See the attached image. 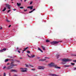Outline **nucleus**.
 Instances as JSON below:
<instances>
[{
    "instance_id": "f3484780",
    "label": "nucleus",
    "mask_w": 76,
    "mask_h": 76,
    "mask_svg": "<svg viewBox=\"0 0 76 76\" xmlns=\"http://www.w3.org/2000/svg\"><path fill=\"white\" fill-rule=\"evenodd\" d=\"M34 10H35V9H33V10L29 12V13H32V12H33L34 11Z\"/></svg>"
},
{
    "instance_id": "79ce46f5",
    "label": "nucleus",
    "mask_w": 76,
    "mask_h": 76,
    "mask_svg": "<svg viewBox=\"0 0 76 76\" xmlns=\"http://www.w3.org/2000/svg\"><path fill=\"white\" fill-rule=\"evenodd\" d=\"M62 63L63 64H65L66 63Z\"/></svg>"
},
{
    "instance_id": "c756f323",
    "label": "nucleus",
    "mask_w": 76,
    "mask_h": 76,
    "mask_svg": "<svg viewBox=\"0 0 76 76\" xmlns=\"http://www.w3.org/2000/svg\"><path fill=\"white\" fill-rule=\"evenodd\" d=\"M29 66H30L31 67H34V66H32L31 65H29Z\"/></svg>"
},
{
    "instance_id": "c03bdc74",
    "label": "nucleus",
    "mask_w": 76,
    "mask_h": 76,
    "mask_svg": "<svg viewBox=\"0 0 76 76\" xmlns=\"http://www.w3.org/2000/svg\"><path fill=\"white\" fill-rule=\"evenodd\" d=\"M11 26V25H10L9 26V28H10V27Z\"/></svg>"
},
{
    "instance_id": "5701e85b",
    "label": "nucleus",
    "mask_w": 76,
    "mask_h": 76,
    "mask_svg": "<svg viewBox=\"0 0 76 76\" xmlns=\"http://www.w3.org/2000/svg\"><path fill=\"white\" fill-rule=\"evenodd\" d=\"M42 67V66H39L38 67V69H41Z\"/></svg>"
},
{
    "instance_id": "e433bc0d",
    "label": "nucleus",
    "mask_w": 76,
    "mask_h": 76,
    "mask_svg": "<svg viewBox=\"0 0 76 76\" xmlns=\"http://www.w3.org/2000/svg\"><path fill=\"white\" fill-rule=\"evenodd\" d=\"M26 1H27V0H24V2H26Z\"/></svg>"
},
{
    "instance_id": "f03ea898",
    "label": "nucleus",
    "mask_w": 76,
    "mask_h": 76,
    "mask_svg": "<svg viewBox=\"0 0 76 76\" xmlns=\"http://www.w3.org/2000/svg\"><path fill=\"white\" fill-rule=\"evenodd\" d=\"M20 69L21 70V71L22 72H27V70H28V69L26 68H20Z\"/></svg>"
},
{
    "instance_id": "4d7b16f0",
    "label": "nucleus",
    "mask_w": 76,
    "mask_h": 76,
    "mask_svg": "<svg viewBox=\"0 0 76 76\" xmlns=\"http://www.w3.org/2000/svg\"><path fill=\"white\" fill-rule=\"evenodd\" d=\"M74 61H75V62H76V60Z\"/></svg>"
},
{
    "instance_id": "f257e3e1",
    "label": "nucleus",
    "mask_w": 76,
    "mask_h": 76,
    "mask_svg": "<svg viewBox=\"0 0 76 76\" xmlns=\"http://www.w3.org/2000/svg\"><path fill=\"white\" fill-rule=\"evenodd\" d=\"M9 60L12 61L11 62V63L10 64V66H8L7 67V69L8 70H9V69H11L12 68H13V66H17V65L16 64H15V61H16V60Z\"/></svg>"
},
{
    "instance_id": "4be33fe9",
    "label": "nucleus",
    "mask_w": 76,
    "mask_h": 76,
    "mask_svg": "<svg viewBox=\"0 0 76 76\" xmlns=\"http://www.w3.org/2000/svg\"><path fill=\"white\" fill-rule=\"evenodd\" d=\"M28 47H27L26 48H24V50H23V51H25L26 50H27V49H28Z\"/></svg>"
},
{
    "instance_id": "6e6552de",
    "label": "nucleus",
    "mask_w": 76,
    "mask_h": 76,
    "mask_svg": "<svg viewBox=\"0 0 76 76\" xmlns=\"http://www.w3.org/2000/svg\"><path fill=\"white\" fill-rule=\"evenodd\" d=\"M55 68H56V69H60L61 68V67H60L57 66V65H56V66H55Z\"/></svg>"
},
{
    "instance_id": "ea45409f",
    "label": "nucleus",
    "mask_w": 76,
    "mask_h": 76,
    "mask_svg": "<svg viewBox=\"0 0 76 76\" xmlns=\"http://www.w3.org/2000/svg\"><path fill=\"white\" fill-rule=\"evenodd\" d=\"M45 58H48V57H45Z\"/></svg>"
},
{
    "instance_id": "ddd939ff",
    "label": "nucleus",
    "mask_w": 76,
    "mask_h": 76,
    "mask_svg": "<svg viewBox=\"0 0 76 76\" xmlns=\"http://www.w3.org/2000/svg\"><path fill=\"white\" fill-rule=\"evenodd\" d=\"M6 50V48H4L2 50H0V51H1V52H3L4 51H5V50Z\"/></svg>"
},
{
    "instance_id": "7c9ffc66",
    "label": "nucleus",
    "mask_w": 76,
    "mask_h": 76,
    "mask_svg": "<svg viewBox=\"0 0 76 76\" xmlns=\"http://www.w3.org/2000/svg\"><path fill=\"white\" fill-rule=\"evenodd\" d=\"M71 64H72L73 66H74V65H75V63H71Z\"/></svg>"
},
{
    "instance_id": "58836bf2",
    "label": "nucleus",
    "mask_w": 76,
    "mask_h": 76,
    "mask_svg": "<svg viewBox=\"0 0 76 76\" xmlns=\"http://www.w3.org/2000/svg\"><path fill=\"white\" fill-rule=\"evenodd\" d=\"M32 4V2H31L30 4Z\"/></svg>"
},
{
    "instance_id": "5fc2aeb1",
    "label": "nucleus",
    "mask_w": 76,
    "mask_h": 76,
    "mask_svg": "<svg viewBox=\"0 0 76 76\" xmlns=\"http://www.w3.org/2000/svg\"><path fill=\"white\" fill-rule=\"evenodd\" d=\"M0 29H2V27H1Z\"/></svg>"
},
{
    "instance_id": "2f4dec72",
    "label": "nucleus",
    "mask_w": 76,
    "mask_h": 76,
    "mask_svg": "<svg viewBox=\"0 0 76 76\" xmlns=\"http://www.w3.org/2000/svg\"><path fill=\"white\" fill-rule=\"evenodd\" d=\"M20 9H23V7H20Z\"/></svg>"
},
{
    "instance_id": "473e14b6",
    "label": "nucleus",
    "mask_w": 76,
    "mask_h": 76,
    "mask_svg": "<svg viewBox=\"0 0 76 76\" xmlns=\"http://www.w3.org/2000/svg\"><path fill=\"white\" fill-rule=\"evenodd\" d=\"M27 53H28V54H29V53H30V51H27Z\"/></svg>"
},
{
    "instance_id": "09e8293b",
    "label": "nucleus",
    "mask_w": 76,
    "mask_h": 76,
    "mask_svg": "<svg viewBox=\"0 0 76 76\" xmlns=\"http://www.w3.org/2000/svg\"><path fill=\"white\" fill-rule=\"evenodd\" d=\"M9 76H11V75H10V73L9 74Z\"/></svg>"
},
{
    "instance_id": "393cba45",
    "label": "nucleus",
    "mask_w": 76,
    "mask_h": 76,
    "mask_svg": "<svg viewBox=\"0 0 76 76\" xmlns=\"http://www.w3.org/2000/svg\"><path fill=\"white\" fill-rule=\"evenodd\" d=\"M9 61V59H5V62H7V61Z\"/></svg>"
},
{
    "instance_id": "412c9836",
    "label": "nucleus",
    "mask_w": 76,
    "mask_h": 76,
    "mask_svg": "<svg viewBox=\"0 0 76 76\" xmlns=\"http://www.w3.org/2000/svg\"><path fill=\"white\" fill-rule=\"evenodd\" d=\"M6 10V7H5L4 9H3V10H2V12H4V11H5V10Z\"/></svg>"
},
{
    "instance_id": "aec40b11",
    "label": "nucleus",
    "mask_w": 76,
    "mask_h": 76,
    "mask_svg": "<svg viewBox=\"0 0 76 76\" xmlns=\"http://www.w3.org/2000/svg\"><path fill=\"white\" fill-rule=\"evenodd\" d=\"M71 65H65L64 66V67H70Z\"/></svg>"
},
{
    "instance_id": "603ef678",
    "label": "nucleus",
    "mask_w": 76,
    "mask_h": 76,
    "mask_svg": "<svg viewBox=\"0 0 76 76\" xmlns=\"http://www.w3.org/2000/svg\"><path fill=\"white\" fill-rule=\"evenodd\" d=\"M9 65V63H8L7 64V65Z\"/></svg>"
},
{
    "instance_id": "f704fd0d",
    "label": "nucleus",
    "mask_w": 76,
    "mask_h": 76,
    "mask_svg": "<svg viewBox=\"0 0 76 76\" xmlns=\"http://www.w3.org/2000/svg\"><path fill=\"white\" fill-rule=\"evenodd\" d=\"M35 69H31L32 70H33V71H35Z\"/></svg>"
},
{
    "instance_id": "72a5a7b5",
    "label": "nucleus",
    "mask_w": 76,
    "mask_h": 76,
    "mask_svg": "<svg viewBox=\"0 0 76 76\" xmlns=\"http://www.w3.org/2000/svg\"><path fill=\"white\" fill-rule=\"evenodd\" d=\"M10 11H11V10H9L8 11H7V12L9 13V12H10Z\"/></svg>"
},
{
    "instance_id": "0eeeda50",
    "label": "nucleus",
    "mask_w": 76,
    "mask_h": 76,
    "mask_svg": "<svg viewBox=\"0 0 76 76\" xmlns=\"http://www.w3.org/2000/svg\"><path fill=\"white\" fill-rule=\"evenodd\" d=\"M10 72H18V71L15 69H12L10 70Z\"/></svg>"
},
{
    "instance_id": "4468645a",
    "label": "nucleus",
    "mask_w": 76,
    "mask_h": 76,
    "mask_svg": "<svg viewBox=\"0 0 76 76\" xmlns=\"http://www.w3.org/2000/svg\"><path fill=\"white\" fill-rule=\"evenodd\" d=\"M20 5H21L20 3H19V4L18 3H17V6L18 7H20Z\"/></svg>"
},
{
    "instance_id": "0e129e2a",
    "label": "nucleus",
    "mask_w": 76,
    "mask_h": 76,
    "mask_svg": "<svg viewBox=\"0 0 76 76\" xmlns=\"http://www.w3.org/2000/svg\"><path fill=\"white\" fill-rule=\"evenodd\" d=\"M23 53V52H22V53Z\"/></svg>"
},
{
    "instance_id": "a878e982",
    "label": "nucleus",
    "mask_w": 76,
    "mask_h": 76,
    "mask_svg": "<svg viewBox=\"0 0 76 76\" xmlns=\"http://www.w3.org/2000/svg\"><path fill=\"white\" fill-rule=\"evenodd\" d=\"M6 21L7 22H10V21L9 20H8V19H7Z\"/></svg>"
},
{
    "instance_id": "f8f14e48",
    "label": "nucleus",
    "mask_w": 76,
    "mask_h": 76,
    "mask_svg": "<svg viewBox=\"0 0 76 76\" xmlns=\"http://www.w3.org/2000/svg\"><path fill=\"white\" fill-rule=\"evenodd\" d=\"M38 49L39 51H41L42 53H43V51H42V50H41V48H39V47H38Z\"/></svg>"
},
{
    "instance_id": "bb28decb",
    "label": "nucleus",
    "mask_w": 76,
    "mask_h": 76,
    "mask_svg": "<svg viewBox=\"0 0 76 76\" xmlns=\"http://www.w3.org/2000/svg\"><path fill=\"white\" fill-rule=\"evenodd\" d=\"M46 42H50V40H46Z\"/></svg>"
},
{
    "instance_id": "680f3d73",
    "label": "nucleus",
    "mask_w": 76,
    "mask_h": 76,
    "mask_svg": "<svg viewBox=\"0 0 76 76\" xmlns=\"http://www.w3.org/2000/svg\"><path fill=\"white\" fill-rule=\"evenodd\" d=\"M21 1H22V0H20Z\"/></svg>"
},
{
    "instance_id": "9d476101",
    "label": "nucleus",
    "mask_w": 76,
    "mask_h": 76,
    "mask_svg": "<svg viewBox=\"0 0 76 76\" xmlns=\"http://www.w3.org/2000/svg\"><path fill=\"white\" fill-rule=\"evenodd\" d=\"M41 47L42 48L43 50H44V51H45V47L43 46H42Z\"/></svg>"
},
{
    "instance_id": "c9c22d12",
    "label": "nucleus",
    "mask_w": 76,
    "mask_h": 76,
    "mask_svg": "<svg viewBox=\"0 0 76 76\" xmlns=\"http://www.w3.org/2000/svg\"><path fill=\"white\" fill-rule=\"evenodd\" d=\"M74 70H76V67L74 68L73 69Z\"/></svg>"
},
{
    "instance_id": "a18cd8bd",
    "label": "nucleus",
    "mask_w": 76,
    "mask_h": 76,
    "mask_svg": "<svg viewBox=\"0 0 76 76\" xmlns=\"http://www.w3.org/2000/svg\"><path fill=\"white\" fill-rule=\"evenodd\" d=\"M55 76H59L58 75H56L55 74Z\"/></svg>"
},
{
    "instance_id": "4c0bfd02",
    "label": "nucleus",
    "mask_w": 76,
    "mask_h": 76,
    "mask_svg": "<svg viewBox=\"0 0 76 76\" xmlns=\"http://www.w3.org/2000/svg\"><path fill=\"white\" fill-rule=\"evenodd\" d=\"M6 68V66H5L4 67L3 69H5Z\"/></svg>"
},
{
    "instance_id": "e2e57ef3",
    "label": "nucleus",
    "mask_w": 76,
    "mask_h": 76,
    "mask_svg": "<svg viewBox=\"0 0 76 76\" xmlns=\"http://www.w3.org/2000/svg\"><path fill=\"white\" fill-rule=\"evenodd\" d=\"M12 3H13V2H12Z\"/></svg>"
},
{
    "instance_id": "39448f33",
    "label": "nucleus",
    "mask_w": 76,
    "mask_h": 76,
    "mask_svg": "<svg viewBox=\"0 0 76 76\" xmlns=\"http://www.w3.org/2000/svg\"><path fill=\"white\" fill-rule=\"evenodd\" d=\"M59 42H57L56 41H53L50 42L52 45H54V44H57Z\"/></svg>"
},
{
    "instance_id": "9b49d317",
    "label": "nucleus",
    "mask_w": 76,
    "mask_h": 76,
    "mask_svg": "<svg viewBox=\"0 0 76 76\" xmlns=\"http://www.w3.org/2000/svg\"><path fill=\"white\" fill-rule=\"evenodd\" d=\"M45 60H46V59H41L39 60V61H45Z\"/></svg>"
},
{
    "instance_id": "dca6fc26",
    "label": "nucleus",
    "mask_w": 76,
    "mask_h": 76,
    "mask_svg": "<svg viewBox=\"0 0 76 76\" xmlns=\"http://www.w3.org/2000/svg\"><path fill=\"white\" fill-rule=\"evenodd\" d=\"M8 57H10V58H12V59H13V58H15V57H16V56H14V57H12V56H9Z\"/></svg>"
},
{
    "instance_id": "2eb2a0df",
    "label": "nucleus",
    "mask_w": 76,
    "mask_h": 76,
    "mask_svg": "<svg viewBox=\"0 0 76 76\" xmlns=\"http://www.w3.org/2000/svg\"><path fill=\"white\" fill-rule=\"evenodd\" d=\"M45 67L43 66H42V67L41 68V69L42 70H44L45 69Z\"/></svg>"
},
{
    "instance_id": "774afa93",
    "label": "nucleus",
    "mask_w": 76,
    "mask_h": 76,
    "mask_svg": "<svg viewBox=\"0 0 76 76\" xmlns=\"http://www.w3.org/2000/svg\"><path fill=\"white\" fill-rule=\"evenodd\" d=\"M5 1H6V0H5Z\"/></svg>"
},
{
    "instance_id": "c85d7f7f",
    "label": "nucleus",
    "mask_w": 76,
    "mask_h": 76,
    "mask_svg": "<svg viewBox=\"0 0 76 76\" xmlns=\"http://www.w3.org/2000/svg\"><path fill=\"white\" fill-rule=\"evenodd\" d=\"M3 76H6V73H4Z\"/></svg>"
},
{
    "instance_id": "b1692460",
    "label": "nucleus",
    "mask_w": 76,
    "mask_h": 76,
    "mask_svg": "<svg viewBox=\"0 0 76 76\" xmlns=\"http://www.w3.org/2000/svg\"><path fill=\"white\" fill-rule=\"evenodd\" d=\"M59 56H60V55L58 54L57 55L56 57L57 58H58V57H59Z\"/></svg>"
},
{
    "instance_id": "7ed1b4c3",
    "label": "nucleus",
    "mask_w": 76,
    "mask_h": 76,
    "mask_svg": "<svg viewBox=\"0 0 76 76\" xmlns=\"http://www.w3.org/2000/svg\"><path fill=\"white\" fill-rule=\"evenodd\" d=\"M56 64H54V63L52 62L51 63L49 64H48V66H49V67H55V66H56Z\"/></svg>"
},
{
    "instance_id": "bf43d9fd",
    "label": "nucleus",
    "mask_w": 76,
    "mask_h": 76,
    "mask_svg": "<svg viewBox=\"0 0 76 76\" xmlns=\"http://www.w3.org/2000/svg\"><path fill=\"white\" fill-rule=\"evenodd\" d=\"M37 58H39V57H37Z\"/></svg>"
},
{
    "instance_id": "3c124183",
    "label": "nucleus",
    "mask_w": 76,
    "mask_h": 76,
    "mask_svg": "<svg viewBox=\"0 0 76 76\" xmlns=\"http://www.w3.org/2000/svg\"><path fill=\"white\" fill-rule=\"evenodd\" d=\"M17 62H20V61H18V60H17Z\"/></svg>"
},
{
    "instance_id": "37998d69",
    "label": "nucleus",
    "mask_w": 76,
    "mask_h": 76,
    "mask_svg": "<svg viewBox=\"0 0 76 76\" xmlns=\"http://www.w3.org/2000/svg\"><path fill=\"white\" fill-rule=\"evenodd\" d=\"M28 57H29L30 58H31V56H30L29 55H28Z\"/></svg>"
},
{
    "instance_id": "a211bd4d",
    "label": "nucleus",
    "mask_w": 76,
    "mask_h": 76,
    "mask_svg": "<svg viewBox=\"0 0 76 76\" xmlns=\"http://www.w3.org/2000/svg\"><path fill=\"white\" fill-rule=\"evenodd\" d=\"M35 56L34 55H32L31 56L30 58H33V57H35Z\"/></svg>"
},
{
    "instance_id": "6ab92c4d",
    "label": "nucleus",
    "mask_w": 76,
    "mask_h": 76,
    "mask_svg": "<svg viewBox=\"0 0 76 76\" xmlns=\"http://www.w3.org/2000/svg\"><path fill=\"white\" fill-rule=\"evenodd\" d=\"M25 65L27 67H29V65H28L27 64H25Z\"/></svg>"
},
{
    "instance_id": "1a4fd4ad",
    "label": "nucleus",
    "mask_w": 76,
    "mask_h": 76,
    "mask_svg": "<svg viewBox=\"0 0 76 76\" xmlns=\"http://www.w3.org/2000/svg\"><path fill=\"white\" fill-rule=\"evenodd\" d=\"M27 8L28 9H30L31 10H32L33 8V6H29V7H27Z\"/></svg>"
},
{
    "instance_id": "20e7f679",
    "label": "nucleus",
    "mask_w": 76,
    "mask_h": 76,
    "mask_svg": "<svg viewBox=\"0 0 76 76\" xmlns=\"http://www.w3.org/2000/svg\"><path fill=\"white\" fill-rule=\"evenodd\" d=\"M72 60L70 59H66L64 58L62 60V61H65V62H67V61H71Z\"/></svg>"
},
{
    "instance_id": "de8ad7c7",
    "label": "nucleus",
    "mask_w": 76,
    "mask_h": 76,
    "mask_svg": "<svg viewBox=\"0 0 76 76\" xmlns=\"http://www.w3.org/2000/svg\"><path fill=\"white\" fill-rule=\"evenodd\" d=\"M18 52L19 53H20V51H18Z\"/></svg>"
},
{
    "instance_id": "13d9d810",
    "label": "nucleus",
    "mask_w": 76,
    "mask_h": 76,
    "mask_svg": "<svg viewBox=\"0 0 76 76\" xmlns=\"http://www.w3.org/2000/svg\"><path fill=\"white\" fill-rule=\"evenodd\" d=\"M27 56H29V55H28V54H27Z\"/></svg>"
},
{
    "instance_id": "338daca9",
    "label": "nucleus",
    "mask_w": 76,
    "mask_h": 76,
    "mask_svg": "<svg viewBox=\"0 0 76 76\" xmlns=\"http://www.w3.org/2000/svg\"><path fill=\"white\" fill-rule=\"evenodd\" d=\"M13 0H11V1H12Z\"/></svg>"
},
{
    "instance_id": "6e6d98bb",
    "label": "nucleus",
    "mask_w": 76,
    "mask_h": 76,
    "mask_svg": "<svg viewBox=\"0 0 76 76\" xmlns=\"http://www.w3.org/2000/svg\"><path fill=\"white\" fill-rule=\"evenodd\" d=\"M20 58V59H22V58Z\"/></svg>"
},
{
    "instance_id": "423d86ee",
    "label": "nucleus",
    "mask_w": 76,
    "mask_h": 76,
    "mask_svg": "<svg viewBox=\"0 0 76 76\" xmlns=\"http://www.w3.org/2000/svg\"><path fill=\"white\" fill-rule=\"evenodd\" d=\"M5 5L6 6V7H8V9H10V6L9 5V4H5Z\"/></svg>"
},
{
    "instance_id": "8fccbe9b",
    "label": "nucleus",
    "mask_w": 76,
    "mask_h": 76,
    "mask_svg": "<svg viewBox=\"0 0 76 76\" xmlns=\"http://www.w3.org/2000/svg\"><path fill=\"white\" fill-rule=\"evenodd\" d=\"M74 56H76V55L75 54L74 55Z\"/></svg>"
},
{
    "instance_id": "052dcab7",
    "label": "nucleus",
    "mask_w": 76,
    "mask_h": 76,
    "mask_svg": "<svg viewBox=\"0 0 76 76\" xmlns=\"http://www.w3.org/2000/svg\"><path fill=\"white\" fill-rule=\"evenodd\" d=\"M46 62H48V61H46Z\"/></svg>"
},
{
    "instance_id": "cd10ccee",
    "label": "nucleus",
    "mask_w": 76,
    "mask_h": 76,
    "mask_svg": "<svg viewBox=\"0 0 76 76\" xmlns=\"http://www.w3.org/2000/svg\"><path fill=\"white\" fill-rule=\"evenodd\" d=\"M55 75L56 74H51V76H55Z\"/></svg>"
},
{
    "instance_id": "69168bd1",
    "label": "nucleus",
    "mask_w": 76,
    "mask_h": 76,
    "mask_svg": "<svg viewBox=\"0 0 76 76\" xmlns=\"http://www.w3.org/2000/svg\"><path fill=\"white\" fill-rule=\"evenodd\" d=\"M35 76H37V75H35Z\"/></svg>"
},
{
    "instance_id": "864d4df0",
    "label": "nucleus",
    "mask_w": 76,
    "mask_h": 76,
    "mask_svg": "<svg viewBox=\"0 0 76 76\" xmlns=\"http://www.w3.org/2000/svg\"><path fill=\"white\" fill-rule=\"evenodd\" d=\"M17 50H18V49H19V48H17Z\"/></svg>"
},
{
    "instance_id": "49530a36",
    "label": "nucleus",
    "mask_w": 76,
    "mask_h": 76,
    "mask_svg": "<svg viewBox=\"0 0 76 76\" xmlns=\"http://www.w3.org/2000/svg\"><path fill=\"white\" fill-rule=\"evenodd\" d=\"M13 10H14V11L16 10V9H13Z\"/></svg>"
},
{
    "instance_id": "a19ab883",
    "label": "nucleus",
    "mask_w": 76,
    "mask_h": 76,
    "mask_svg": "<svg viewBox=\"0 0 76 76\" xmlns=\"http://www.w3.org/2000/svg\"><path fill=\"white\" fill-rule=\"evenodd\" d=\"M27 10H24V12H26Z\"/></svg>"
}]
</instances>
